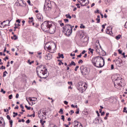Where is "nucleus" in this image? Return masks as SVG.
<instances>
[{"instance_id":"obj_1","label":"nucleus","mask_w":127,"mask_h":127,"mask_svg":"<svg viewBox=\"0 0 127 127\" xmlns=\"http://www.w3.org/2000/svg\"><path fill=\"white\" fill-rule=\"evenodd\" d=\"M41 28L45 32L54 34L56 32V25L51 21H45L41 25Z\"/></svg>"},{"instance_id":"obj_2","label":"nucleus","mask_w":127,"mask_h":127,"mask_svg":"<svg viewBox=\"0 0 127 127\" xmlns=\"http://www.w3.org/2000/svg\"><path fill=\"white\" fill-rule=\"evenodd\" d=\"M37 74L41 79H46L47 75V68L44 65H41L36 68Z\"/></svg>"},{"instance_id":"obj_3","label":"nucleus","mask_w":127,"mask_h":127,"mask_svg":"<svg viewBox=\"0 0 127 127\" xmlns=\"http://www.w3.org/2000/svg\"><path fill=\"white\" fill-rule=\"evenodd\" d=\"M91 62L95 67L97 68H102L105 65V60L102 57H96L93 58L91 60Z\"/></svg>"},{"instance_id":"obj_4","label":"nucleus","mask_w":127,"mask_h":127,"mask_svg":"<svg viewBox=\"0 0 127 127\" xmlns=\"http://www.w3.org/2000/svg\"><path fill=\"white\" fill-rule=\"evenodd\" d=\"M74 26H72L69 24H65L63 27L64 32L66 35V36H70L72 34V31L73 30Z\"/></svg>"},{"instance_id":"obj_5","label":"nucleus","mask_w":127,"mask_h":127,"mask_svg":"<svg viewBox=\"0 0 127 127\" xmlns=\"http://www.w3.org/2000/svg\"><path fill=\"white\" fill-rule=\"evenodd\" d=\"M45 49H48L50 53H54L56 51V44L54 43H47L45 46Z\"/></svg>"},{"instance_id":"obj_6","label":"nucleus","mask_w":127,"mask_h":127,"mask_svg":"<svg viewBox=\"0 0 127 127\" xmlns=\"http://www.w3.org/2000/svg\"><path fill=\"white\" fill-rule=\"evenodd\" d=\"M86 89H87L86 83L80 82L79 83V86L77 89L78 90V91H79V92H81V93H84V92L86 91Z\"/></svg>"},{"instance_id":"obj_7","label":"nucleus","mask_w":127,"mask_h":127,"mask_svg":"<svg viewBox=\"0 0 127 127\" xmlns=\"http://www.w3.org/2000/svg\"><path fill=\"white\" fill-rule=\"evenodd\" d=\"M113 62L115 63L116 66L121 67L123 61L119 58H116V59L114 60Z\"/></svg>"},{"instance_id":"obj_8","label":"nucleus","mask_w":127,"mask_h":127,"mask_svg":"<svg viewBox=\"0 0 127 127\" xmlns=\"http://www.w3.org/2000/svg\"><path fill=\"white\" fill-rule=\"evenodd\" d=\"M77 1L80 3L81 6H85L89 4V0H77Z\"/></svg>"},{"instance_id":"obj_9","label":"nucleus","mask_w":127,"mask_h":127,"mask_svg":"<svg viewBox=\"0 0 127 127\" xmlns=\"http://www.w3.org/2000/svg\"><path fill=\"white\" fill-rule=\"evenodd\" d=\"M118 80H122V77L119 74H116L114 76V79L113 80V82L118 83Z\"/></svg>"},{"instance_id":"obj_10","label":"nucleus","mask_w":127,"mask_h":127,"mask_svg":"<svg viewBox=\"0 0 127 127\" xmlns=\"http://www.w3.org/2000/svg\"><path fill=\"white\" fill-rule=\"evenodd\" d=\"M80 69L82 75H86V74H88V69H87V67H85L84 66L82 65Z\"/></svg>"},{"instance_id":"obj_11","label":"nucleus","mask_w":127,"mask_h":127,"mask_svg":"<svg viewBox=\"0 0 127 127\" xmlns=\"http://www.w3.org/2000/svg\"><path fill=\"white\" fill-rule=\"evenodd\" d=\"M114 87L116 89H120V87H122V79H118L117 83L114 82Z\"/></svg>"},{"instance_id":"obj_12","label":"nucleus","mask_w":127,"mask_h":127,"mask_svg":"<svg viewBox=\"0 0 127 127\" xmlns=\"http://www.w3.org/2000/svg\"><path fill=\"white\" fill-rule=\"evenodd\" d=\"M74 127H83V126H82V124L77 121H75L74 122Z\"/></svg>"},{"instance_id":"obj_13","label":"nucleus","mask_w":127,"mask_h":127,"mask_svg":"<svg viewBox=\"0 0 127 127\" xmlns=\"http://www.w3.org/2000/svg\"><path fill=\"white\" fill-rule=\"evenodd\" d=\"M52 58V56L50 54H48L45 57L46 60H51Z\"/></svg>"},{"instance_id":"obj_14","label":"nucleus","mask_w":127,"mask_h":127,"mask_svg":"<svg viewBox=\"0 0 127 127\" xmlns=\"http://www.w3.org/2000/svg\"><path fill=\"white\" fill-rule=\"evenodd\" d=\"M111 29H112V28H111V27H108L106 30V32L107 34H110L111 35Z\"/></svg>"},{"instance_id":"obj_15","label":"nucleus","mask_w":127,"mask_h":127,"mask_svg":"<svg viewBox=\"0 0 127 127\" xmlns=\"http://www.w3.org/2000/svg\"><path fill=\"white\" fill-rule=\"evenodd\" d=\"M99 118H95V120L93 121V123L94 124H96V125H98V124H99Z\"/></svg>"},{"instance_id":"obj_16","label":"nucleus","mask_w":127,"mask_h":127,"mask_svg":"<svg viewBox=\"0 0 127 127\" xmlns=\"http://www.w3.org/2000/svg\"><path fill=\"white\" fill-rule=\"evenodd\" d=\"M58 56L59 57H57V59H59V58H62V59H64V56L62 54H61L60 53H59Z\"/></svg>"},{"instance_id":"obj_17","label":"nucleus","mask_w":127,"mask_h":127,"mask_svg":"<svg viewBox=\"0 0 127 127\" xmlns=\"http://www.w3.org/2000/svg\"><path fill=\"white\" fill-rule=\"evenodd\" d=\"M51 9V7H46V4H45L44 6V10L46 11V10H50Z\"/></svg>"},{"instance_id":"obj_18","label":"nucleus","mask_w":127,"mask_h":127,"mask_svg":"<svg viewBox=\"0 0 127 127\" xmlns=\"http://www.w3.org/2000/svg\"><path fill=\"white\" fill-rule=\"evenodd\" d=\"M20 1H21L22 2V3H23V4H24V1H23V0H17V3H19V5L20 6H21V4H20Z\"/></svg>"},{"instance_id":"obj_19","label":"nucleus","mask_w":127,"mask_h":127,"mask_svg":"<svg viewBox=\"0 0 127 127\" xmlns=\"http://www.w3.org/2000/svg\"><path fill=\"white\" fill-rule=\"evenodd\" d=\"M122 37V35H118L115 37L116 39L117 40H119V39H120V38Z\"/></svg>"},{"instance_id":"obj_20","label":"nucleus","mask_w":127,"mask_h":127,"mask_svg":"<svg viewBox=\"0 0 127 127\" xmlns=\"http://www.w3.org/2000/svg\"><path fill=\"white\" fill-rule=\"evenodd\" d=\"M29 100L30 102H33V101H36V100H37V98H29Z\"/></svg>"},{"instance_id":"obj_21","label":"nucleus","mask_w":127,"mask_h":127,"mask_svg":"<svg viewBox=\"0 0 127 127\" xmlns=\"http://www.w3.org/2000/svg\"><path fill=\"white\" fill-rule=\"evenodd\" d=\"M17 38V36L16 35H14L13 37H11V39H14V40H16Z\"/></svg>"},{"instance_id":"obj_22","label":"nucleus","mask_w":127,"mask_h":127,"mask_svg":"<svg viewBox=\"0 0 127 127\" xmlns=\"http://www.w3.org/2000/svg\"><path fill=\"white\" fill-rule=\"evenodd\" d=\"M65 17L66 18H69V19H71L72 18V17L71 16V15H70V14H66Z\"/></svg>"},{"instance_id":"obj_23","label":"nucleus","mask_w":127,"mask_h":127,"mask_svg":"<svg viewBox=\"0 0 127 127\" xmlns=\"http://www.w3.org/2000/svg\"><path fill=\"white\" fill-rule=\"evenodd\" d=\"M88 40H89V38L88 37H86L84 38L83 39V42H88Z\"/></svg>"},{"instance_id":"obj_24","label":"nucleus","mask_w":127,"mask_h":127,"mask_svg":"<svg viewBox=\"0 0 127 127\" xmlns=\"http://www.w3.org/2000/svg\"><path fill=\"white\" fill-rule=\"evenodd\" d=\"M59 23H60V26H64V24L62 23V20L59 21Z\"/></svg>"},{"instance_id":"obj_25","label":"nucleus","mask_w":127,"mask_h":127,"mask_svg":"<svg viewBox=\"0 0 127 127\" xmlns=\"http://www.w3.org/2000/svg\"><path fill=\"white\" fill-rule=\"evenodd\" d=\"M88 50H89V51H90V52L91 53V54H93L94 53V49L90 48H89Z\"/></svg>"},{"instance_id":"obj_26","label":"nucleus","mask_w":127,"mask_h":127,"mask_svg":"<svg viewBox=\"0 0 127 127\" xmlns=\"http://www.w3.org/2000/svg\"><path fill=\"white\" fill-rule=\"evenodd\" d=\"M5 21H9L8 24H9L10 21H11V19H10V20H6V21H3V22L1 23V25H2V24H3V23H4V22H5Z\"/></svg>"},{"instance_id":"obj_27","label":"nucleus","mask_w":127,"mask_h":127,"mask_svg":"<svg viewBox=\"0 0 127 127\" xmlns=\"http://www.w3.org/2000/svg\"><path fill=\"white\" fill-rule=\"evenodd\" d=\"M58 62H60V63H59V65L60 66H61L62 64V65L64 64V63H63V62H61V61H60V60H58Z\"/></svg>"},{"instance_id":"obj_28","label":"nucleus","mask_w":127,"mask_h":127,"mask_svg":"<svg viewBox=\"0 0 127 127\" xmlns=\"http://www.w3.org/2000/svg\"><path fill=\"white\" fill-rule=\"evenodd\" d=\"M59 114H61V115H63L64 112H63V109L61 108L59 112Z\"/></svg>"},{"instance_id":"obj_29","label":"nucleus","mask_w":127,"mask_h":127,"mask_svg":"<svg viewBox=\"0 0 127 127\" xmlns=\"http://www.w3.org/2000/svg\"><path fill=\"white\" fill-rule=\"evenodd\" d=\"M6 74H7V71H5L3 72V77H5L6 76Z\"/></svg>"},{"instance_id":"obj_30","label":"nucleus","mask_w":127,"mask_h":127,"mask_svg":"<svg viewBox=\"0 0 127 127\" xmlns=\"http://www.w3.org/2000/svg\"><path fill=\"white\" fill-rule=\"evenodd\" d=\"M40 123H41L42 126H43V125H44V124H45L46 121H45L40 120Z\"/></svg>"},{"instance_id":"obj_31","label":"nucleus","mask_w":127,"mask_h":127,"mask_svg":"<svg viewBox=\"0 0 127 127\" xmlns=\"http://www.w3.org/2000/svg\"><path fill=\"white\" fill-rule=\"evenodd\" d=\"M95 49H96V51L98 52L99 51V47L97 45H95Z\"/></svg>"},{"instance_id":"obj_32","label":"nucleus","mask_w":127,"mask_h":127,"mask_svg":"<svg viewBox=\"0 0 127 127\" xmlns=\"http://www.w3.org/2000/svg\"><path fill=\"white\" fill-rule=\"evenodd\" d=\"M29 19L30 20L29 21V22H32L33 21V17L29 18Z\"/></svg>"},{"instance_id":"obj_33","label":"nucleus","mask_w":127,"mask_h":127,"mask_svg":"<svg viewBox=\"0 0 127 127\" xmlns=\"http://www.w3.org/2000/svg\"><path fill=\"white\" fill-rule=\"evenodd\" d=\"M71 65H73V66H76V63L75 62H74L73 61H71V62L70 63Z\"/></svg>"},{"instance_id":"obj_34","label":"nucleus","mask_w":127,"mask_h":127,"mask_svg":"<svg viewBox=\"0 0 127 127\" xmlns=\"http://www.w3.org/2000/svg\"><path fill=\"white\" fill-rule=\"evenodd\" d=\"M32 105H35L36 104V100H33V101H31Z\"/></svg>"},{"instance_id":"obj_35","label":"nucleus","mask_w":127,"mask_h":127,"mask_svg":"<svg viewBox=\"0 0 127 127\" xmlns=\"http://www.w3.org/2000/svg\"><path fill=\"white\" fill-rule=\"evenodd\" d=\"M25 107L27 108V110H31V107L27 106V105H25Z\"/></svg>"},{"instance_id":"obj_36","label":"nucleus","mask_w":127,"mask_h":127,"mask_svg":"<svg viewBox=\"0 0 127 127\" xmlns=\"http://www.w3.org/2000/svg\"><path fill=\"white\" fill-rule=\"evenodd\" d=\"M64 20L65 23L69 22V20L68 19H64Z\"/></svg>"},{"instance_id":"obj_37","label":"nucleus","mask_w":127,"mask_h":127,"mask_svg":"<svg viewBox=\"0 0 127 127\" xmlns=\"http://www.w3.org/2000/svg\"><path fill=\"white\" fill-rule=\"evenodd\" d=\"M78 64H80V63L82 64L83 63V60H79L78 62Z\"/></svg>"},{"instance_id":"obj_38","label":"nucleus","mask_w":127,"mask_h":127,"mask_svg":"<svg viewBox=\"0 0 127 127\" xmlns=\"http://www.w3.org/2000/svg\"><path fill=\"white\" fill-rule=\"evenodd\" d=\"M79 112H80V109H79V108H78V109L76 110V112H75V114H79Z\"/></svg>"},{"instance_id":"obj_39","label":"nucleus","mask_w":127,"mask_h":127,"mask_svg":"<svg viewBox=\"0 0 127 127\" xmlns=\"http://www.w3.org/2000/svg\"><path fill=\"white\" fill-rule=\"evenodd\" d=\"M123 112H124V113H127V107H124Z\"/></svg>"},{"instance_id":"obj_40","label":"nucleus","mask_w":127,"mask_h":127,"mask_svg":"<svg viewBox=\"0 0 127 127\" xmlns=\"http://www.w3.org/2000/svg\"><path fill=\"white\" fill-rule=\"evenodd\" d=\"M0 92L1 93H3V94H5V91L3 90L2 89H1Z\"/></svg>"},{"instance_id":"obj_41","label":"nucleus","mask_w":127,"mask_h":127,"mask_svg":"<svg viewBox=\"0 0 127 127\" xmlns=\"http://www.w3.org/2000/svg\"><path fill=\"white\" fill-rule=\"evenodd\" d=\"M96 20L97 21V23H100V18H97Z\"/></svg>"},{"instance_id":"obj_42","label":"nucleus","mask_w":127,"mask_h":127,"mask_svg":"<svg viewBox=\"0 0 127 127\" xmlns=\"http://www.w3.org/2000/svg\"><path fill=\"white\" fill-rule=\"evenodd\" d=\"M4 61H6V60H8V57L7 56L5 57L4 59H3Z\"/></svg>"},{"instance_id":"obj_43","label":"nucleus","mask_w":127,"mask_h":127,"mask_svg":"<svg viewBox=\"0 0 127 127\" xmlns=\"http://www.w3.org/2000/svg\"><path fill=\"white\" fill-rule=\"evenodd\" d=\"M119 54H122V53H123V51L121 50H118Z\"/></svg>"},{"instance_id":"obj_44","label":"nucleus","mask_w":127,"mask_h":127,"mask_svg":"<svg viewBox=\"0 0 127 127\" xmlns=\"http://www.w3.org/2000/svg\"><path fill=\"white\" fill-rule=\"evenodd\" d=\"M62 120H63V122H64L65 120V117H64V115L62 116Z\"/></svg>"},{"instance_id":"obj_45","label":"nucleus","mask_w":127,"mask_h":127,"mask_svg":"<svg viewBox=\"0 0 127 127\" xmlns=\"http://www.w3.org/2000/svg\"><path fill=\"white\" fill-rule=\"evenodd\" d=\"M106 25H107L106 23L102 25V27L103 29H105V26H106Z\"/></svg>"},{"instance_id":"obj_46","label":"nucleus","mask_w":127,"mask_h":127,"mask_svg":"<svg viewBox=\"0 0 127 127\" xmlns=\"http://www.w3.org/2000/svg\"><path fill=\"white\" fill-rule=\"evenodd\" d=\"M8 98L9 100H11V98H12V94L9 95Z\"/></svg>"},{"instance_id":"obj_47","label":"nucleus","mask_w":127,"mask_h":127,"mask_svg":"<svg viewBox=\"0 0 127 127\" xmlns=\"http://www.w3.org/2000/svg\"><path fill=\"white\" fill-rule=\"evenodd\" d=\"M20 107L21 108V109H22V110H23V109H24V107H23L22 104L20 105Z\"/></svg>"},{"instance_id":"obj_48","label":"nucleus","mask_w":127,"mask_h":127,"mask_svg":"<svg viewBox=\"0 0 127 127\" xmlns=\"http://www.w3.org/2000/svg\"><path fill=\"white\" fill-rule=\"evenodd\" d=\"M6 118L8 120L10 121V116H9V115H7Z\"/></svg>"},{"instance_id":"obj_49","label":"nucleus","mask_w":127,"mask_h":127,"mask_svg":"<svg viewBox=\"0 0 127 127\" xmlns=\"http://www.w3.org/2000/svg\"><path fill=\"white\" fill-rule=\"evenodd\" d=\"M68 85H73V82L72 81H68Z\"/></svg>"},{"instance_id":"obj_50","label":"nucleus","mask_w":127,"mask_h":127,"mask_svg":"<svg viewBox=\"0 0 127 127\" xmlns=\"http://www.w3.org/2000/svg\"><path fill=\"white\" fill-rule=\"evenodd\" d=\"M79 68V66L77 65L75 67V68L74 69V71H77V69H78Z\"/></svg>"},{"instance_id":"obj_51","label":"nucleus","mask_w":127,"mask_h":127,"mask_svg":"<svg viewBox=\"0 0 127 127\" xmlns=\"http://www.w3.org/2000/svg\"><path fill=\"white\" fill-rule=\"evenodd\" d=\"M37 18L38 19H39V20H42V18L41 17H39V16H37Z\"/></svg>"},{"instance_id":"obj_52","label":"nucleus","mask_w":127,"mask_h":127,"mask_svg":"<svg viewBox=\"0 0 127 127\" xmlns=\"http://www.w3.org/2000/svg\"><path fill=\"white\" fill-rule=\"evenodd\" d=\"M1 69L2 70L3 69V70H4L5 69V66H4L3 65H2L1 66Z\"/></svg>"},{"instance_id":"obj_53","label":"nucleus","mask_w":127,"mask_h":127,"mask_svg":"<svg viewBox=\"0 0 127 127\" xmlns=\"http://www.w3.org/2000/svg\"><path fill=\"white\" fill-rule=\"evenodd\" d=\"M76 5H77L78 8H80V7H81V6H80V4L79 3L76 4Z\"/></svg>"},{"instance_id":"obj_54","label":"nucleus","mask_w":127,"mask_h":127,"mask_svg":"<svg viewBox=\"0 0 127 127\" xmlns=\"http://www.w3.org/2000/svg\"><path fill=\"white\" fill-rule=\"evenodd\" d=\"M27 2L29 4V5H31V3L30 2V0H28Z\"/></svg>"},{"instance_id":"obj_55","label":"nucleus","mask_w":127,"mask_h":127,"mask_svg":"<svg viewBox=\"0 0 127 127\" xmlns=\"http://www.w3.org/2000/svg\"><path fill=\"white\" fill-rule=\"evenodd\" d=\"M96 114H97L98 117H100V114L99 113V111H96Z\"/></svg>"},{"instance_id":"obj_56","label":"nucleus","mask_w":127,"mask_h":127,"mask_svg":"<svg viewBox=\"0 0 127 127\" xmlns=\"http://www.w3.org/2000/svg\"><path fill=\"white\" fill-rule=\"evenodd\" d=\"M29 123H30V121L29 120H27L26 121V124H29Z\"/></svg>"},{"instance_id":"obj_57","label":"nucleus","mask_w":127,"mask_h":127,"mask_svg":"<svg viewBox=\"0 0 127 127\" xmlns=\"http://www.w3.org/2000/svg\"><path fill=\"white\" fill-rule=\"evenodd\" d=\"M18 97H19V95L17 94L15 96L16 99H18Z\"/></svg>"},{"instance_id":"obj_58","label":"nucleus","mask_w":127,"mask_h":127,"mask_svg":"<svg viewBox=\"0 0 127 127\" xmlns=\"http://www.w3.org/2000/svg\"><path fill=\"white\" fill-rule=\"evenodd\" d=\"M19 108V107L17 105V106L14 108V109H15V110H18Z\"/></svg>"},{"instance_id":"obj_59","label":"nucleus","mask_w":127,"mask_h":127,"mask_svg":"<svg viewBox=\"0 0 127 127\" xmlns=\"http://www.w3.org/2000/svg\"><path fill=\"white\" fill-rule=\"evenodd\" d=\"M64 104L65 105H68V102L66 101H64Z\"/></svg>"},{"instance_id":"obj_60","label":"nucleus","mask_w":127,"mask_h":127,"mask_svg":"<svg viewBox=\"0 0 127 127\" xmlns=\"http://www.w3.org/2000/svg\"><path fill=\"white\" fill-rule=\"evenodd\" d=\"M101 116H105V112H101Z\"/></svg>"},{"instance_id":"obj_61","label":"nucleus","mask_w":127,"mask_h":127,"mask_svg":"<svg viewBox=\"0 0 127 127\" xmlns=\"http://www.w3.org/2000/svg\"><path fill=\"white\" fill-rule=\"evenodd\" d=\"M86 53V51L84 50L81 52V54H85Z\"/></svg>"},{"instance_id":"obj_62","label":"nucleus","mask_w":127,"mask_h":127,"mask_svg":"<svg viewBox=\"0 0 127 127\" xmlns=\"http://www.w3.org/2000/svg\"><path fill=\"white\" fill-rule=\"evenodd\" d=\"M125 28H127V21L126 22V23L125 24Z\"/></svg>"},{"instance_id":"obj_63","label":"nucleus","mask_w":127,"mask_h":127,"mask_svg":"<svg viewBox=\"0 0 127 127\" xmlns=\"http://www.w3.org/2000/svg\"><path fill=\"white\" fill-rule=\"evenodd\" d=\"M16 22H18V23H20V20H19V19H17V20H16Z\"/></svg>"},{"instance_id":"obj_64","label":"nucleus","mask_w":127,"mask_h":127,"mask_svg":"<svg viewBox=\"0 0 127 127\" xmlns=\"http://www.w3.org/2000/svg\"><path fill=\"white\" fill-rule=\"evenodd\" d=\"M70 56H71V57H72V56H75V54H72V53H71L70 54Z\"/></svg>"}]
</instances>
